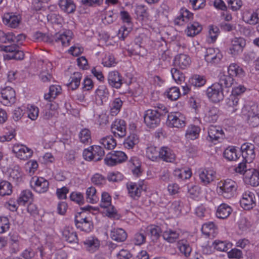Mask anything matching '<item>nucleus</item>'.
<instances>
[{"label":"nucleus","instance_id":"f257e3e1","mask_svg":"<svg viewBox=\"0 0 259 259\" xmlns=\"http://www.w3.org/2000/svg\"><path fill=\"white\" fill-rule=\"evenodd\" d=\"M167 112L168 110L164 105L158 104L157 108L148 109L145 112L144 122L148 127L155 128L160 124L161 118Z\"/></svg>","mask_w":259,"mask_h":259},{"label":"nucleus","instance_id":"f03ea898","mask_svg":"<svg viewBox=\"0 0 259 259\" xmlns=\"http://www.w3.org/2000/svg\"><path fill=\"white\" fill-rule=\"evenodd\" d=\"M237 188L238 185L235 181L227 179L218 183L217 192L224 198L230 199L235 195Z\"/></svg>","mask_w":259,"mask_h":259},{"label":"nucleus","instance_id":"7ed1b4c3","mask_svg":"<svg viewBox=\"0 0 259 259\" xmlns=\"http://www.w3.org/2000/svg\"><path fill=\"white\" fill-rule=\"evenodd\" d=\"M105 155L103 148L98 145L91 146L90 149H85L83 156L86 160L98 161L101 160Z\"/></svg>","mask_w":259,"mask_h":259},{"label":"nucleus","instance_id":"20e7f679","mask_svg":"<svg viewBox=\"0 0 259 259\" xmlns=\"http://www.w3.org/2000/svg\"><path fill=\"white\" fill-rule=\"evenodd\" d=\"M73 33L69 30H66L63 32H58L52 35L51 44L56 43L62 47H66L70 45V42L72 38Z\"/></svg>","mask_w":259,"mask_h":259},{"label":"nucleus","instance_id":"39448f33","mask_svg":"<svg viewBox=\"0 0 259 259\" xmlns=\"http://www.w3.org/2000/svg\"><path fill=\"white\" fill-rule=\"evenodd\" d=\"M30 184L32 189L38 193L46 192L49 187V182L42 177L35 176L32 178Z\"/></svg>","mask_w":259,"mask_h":259},{"label":"nucleus","instance_id":"423d86ee","mask_svg":"<svg viewBox=\"0 0 259 259\" xmlns=\"http://www.w3.org/2000/svg\"><path fill=\"white\" fill-rule=\"evenodd\" d=\"M185 123V118L180 112H171L167 116L166 124L169 127L181 128Z\"/></svg>","mask_w":259,"mask_h":259},{"label":"nucleus","instance_id":"0eeeda50","mask_svg":"<svg viewBox=\"0 0 259 259\" xmlns=\"http://www.w3.org/2000/svg\"><path fill=\"white\" fill-rule=\"evenodd\" d=\"M223 90L219 84L214 83L207 88L206 95L212 102L218 103L223 100L224 98Z\"/></svg>","mask_w":259,"mask_h":259},{"label":"nucleus","instance_id":"6e6552de","mask_svg":"<svg viewBox=\"0 0 259 259\" xmlns=\"http://www.w3.org/2000/svg\"><path fill=\"white\" fill-rule=\"evenodd\" d=\"M19 46L15 44L10 46H2L1 50L9 53L7 55L9 59L22 60L24 58V53L22 51L19 50Z\"/></svg>","mask_w":259,"mask_h":259},{"label":"nucleus","instance_id":"1a4fd4ad","mask_svg":"<svg viewBox=\"0 0 259 259\" xmlns=\"http://www.w3.org/2000/svg\"><path fill=\"white\" fill-rule=\"evenodd\" d=\"M240 205L244 209L249 210L256 205V198L254 194L249 191H245L240 201Z\"/></svg>","mask_w":259,"mask_h":259},{"label":"nucleus","instance_id":"9d476101","mask_svg":"<svg viewBox=\"0 0 259 259\" xmlns=\"http://www.w3.org/2000/svg\"><path fill=\"white\" fill-rule=\"evenodd\" d=\"M12 151L16 154V157L23 160H26L30 158L33 153L32 149L26 146L18 144L13 146Z\"/></svg>","mask_w":259,"mask_h":259},{"label":"nucleus","instance_id":"9b49d317","mask_svg":"<svg viewBox=\"0 0 259 259\" xmlns=\"http://www.w3.org/2000/svg\"><path fill=\"white\" fill-rule=\"evenodd\" d=\"M200 182L204 185H207L214 181L216 172L209 168H200L198 170Z\"/></svg>","mask_w":259,"mask_h":259},{"label":"nucleus","instance_id":"f8f14e48","mask_svg":"<svg viewBox=\"0 0 259 259\" xmlns=\"http://www.w3.org/2000/svg\"><path fill=\"white\" fill-rule=\"evenodd\" d=\"M223 58V55L218 49L207 48L205 54V60L212 64L219 63Z\"/></svg>","mask_w":259,"mask_h":259},{"label":"nucleus","instance_id":"ddd939ff","mask_svg":"<svg viewBox=\"0 0 259 259\" xmlns=\"http://www.w3.org/2000/svg\"><path fill=\"white\" fill-rule=\"evenodd\" d=\"M241 154L246 162H251L254 158L255 154L254 145L246 143L241 147Z\"/></svg>","mask_w":259,"mask_h":259},{"label":"nucleus","instance_id":"4468645a","mask_svg":"<svg viewBox=\"0 0 259 259\" xmlns=\"http://www.w3.org/2000/svg\"><path fill=\"white\" fill-rule=\"evenodd\" d=\"M62 234L63 238L69 243L78 244L79 239L73 228L65 227L62 230Z\"/></svg>","mask_w":259,"mask_h":259},{"label":"nucleus","instance_id":"2eb2a0df","mask_svg":"<svg viewBox=\"0 0 259 259\" xmlns=\"http://www.w3.org/2000/svg\"><path fill=\"white\" fill-rule=\"evenodd\" d=\"M111 131L115 137H123L126 135V123L124 120L116 119L111 125Z\"/></svg>","mask_w":259,"mask_h":259},{"label":"nucleus","instance_id":"dca6fc26","mask_svg":"<svg viewBox=\"0 0 259 259\" xmlns=\"http://www.w3.org/2000/svg\"><path fill=\"white\" fill-rule=\"evenodd\" d=\"M245 45L246 41L243 38L235 37L231 41L230 53L235 56L242 53Z\"/></svg>","mask_w":259,"mask_h":259},{"label":"nucleus","instance_id":"f3484780","mask_svg":"<svg viewBox=\"0 0 259 259\" xmlns=\"http://www.w3.org/2000/svg\"><path fill=\"white\" fill-rule=\"evenodd\" d=\"M74 221L75 225L77 229L85 233H90L94 228L92 221L89 218H78Z\"/></svg>","mask_w":259,"mask_h":259},{"label":"nucleus","instance_id":"a211bd4d","mask_svg":"<svg viewBox=\"0 0 259 259\" xmlns=\"http://www.w3.org/2000/svg\"><path fill=\"white\" fill-rule=\"evenodd\" d=\"M2 97L4 104H13L16 102V93L14 90L10 87H7L1 91Z\"/></svg>","mask_w":259,"mask_h":259},{"label":"nucleus","instance_id":"6ab92c4d","mask_svg":"<svg viewBox=\"0 0 259 259\" xmlns=\"http://www.w3.org/2000/svg\"><path fill=\"white\" fill-rule=\"evenodd\" d=\"M21 17L19 15H13L12 13L5 14L3 17V23L7 26L15 28L21 22Z\"/></svg>","mask_w":259,"mask_h":259},{"label":"nucleus","instance_id":"aec40b11","mask_svg":"<svg viewBox=\"0 0 259 259\" xmlns=\"http://www.w3.org/2000/svg\"><path fill=\"white\" fill-rule=\"evenodd\" d=\"M108 81L112 87L116 89H119L123 83L122 77L116 71L109 72L108 76Z\"/></svg>","mask_w":259,"mask_h":259},{"label":"nucleus","instance_id":"412c9836","mask_svg":"<svg viewBox=\"0 0 259 259\" xmlns=\"http://www.w3.org/2000/svg\"><path fill=\"white\" fill-rule=\"evenodd\" d=\"M191 59L189 56L184 54H180L177 55L174 60L175 66L179 67L181 69H185L189 66Z\"/></svg>","mask_w":259,"mask_h":259},{"label":"nucleus","instance_id":"4be33fe9","mask_svg":"<svg viewBox=\"0 0 259 259\" xmlns=\"http://www.w3.org/2000/svg\"><path fill=\"white\" fill-rule=\"evenodd\" d=\"M242 112L247 117L259 115V106L254 102H248L242 108Z\"/></svg>","mask_w":259,"mask_h":259},{"label":"nucleus","instance_id":"5701e85b","mask_svg":"<svg viewBox=\"0 0 259 259\" xmlns=\"http://www.w3.org/2000/svg\"><path fill=\"white\" fill-rule=\"evenodd\" d=\"M208 137L212 142L218 141L224 138V132L220 126L210 125L208 130Z\"/></svg>","mask_w":259,"mask_h":259},{"label":"nucleus","instance_id":"b1692460","mask_svg":"<svg viewBox=\"0 0 259 259\" xmlns=\"http://www.w3.org/2000/svg\"><path fill=\"white\" fill-rule=\"evenodd\" d=\"M245 181L250 185L256 187L259 185V172L254 169H249L245 173Z\"/></svg>","mask_w":259,"mask_h":259},{"label":"nucleus","instance_id":"393cba45","mask_svg":"<svg viewBox=\"0 0 259 259\" xmlns=\"http://www.w3.org/2000/svg\"><path fill=\"white\" fill-rule=\"evenodd\" d=\"M85 248L91 253L97 251L100 247V241L94 237H90L83 242Z\"/></svg>","mask_w":259,"mask_h":259},{"label":"nucleus","instance_id":"a878e982","mask_svg":"<svg viewBox=\"0 0 259 259\" xmlns=\"http://www.w3.org/2000/svg\"><path fill=\"white\" fill-rule=\"evenodd\" d=\"M131 170L133 176L136 178L141 177L143 174L141 162L137 157H133L131 158Z\"/></svg>","mask_w":259,"mask_h":259},{"label":"nucleus","instance_id":"bb28decb","mask_svg":"<svg viewBox=\"0 0 259 259\" xmlns=\"http://www.w3.org/2000/svg\"><path fill=\"white\" fill-rule=\"evenodd\" d=\"M160 158L167 162H172L175 159V154L169 148L164 146L160 149Z\"/></svg>","mask_w":259,"mask_h":259},{"label":"nucleus","instance_id":"cd10ccee","mask_svg":"<svg viewBox=\"0 0 259 259\" xmlns=\"http://www.w3.org/2000/svg\"><path fill=\"white\" fill-rule=\"evenodd\" d=\"M232 211V208L226 203H222L218 206L216 212L217 218L222 219L227 218Z\"/></svg>","mask_w":259,"mask_h":259},{"label":"nucleus","instance_id":"c85d7f7f","mask_svg":"<svg viewBox=\"0 0 259 259\" xmlns=\"http://www.w3.org/2000/svg\"><path fill=\"white\" fill-rule=\"evenodd\" d=\"M59 6L63 11L67 14L73 13L76 10V6L72 0H59Z\"/></svg>","mask_w":259,"mask_h":259},{"label":"nucleus","instance_id":"c756f323","mask_svg":"<svg viewBox=\"0 0 259 259\" xmlns=\"http://www.w3.org/2000/svg\"><path fill=\"white\" fill-rule=\"evenodd\" d=\"M217 228L213 222L203 224L201 228L202 233L207 237H215L218 233Z\"/></svg>","mask_w":259,"mask_h":259},{"label":"nucleus","instance_id":"7c9ffc66","mask_svg":"<svg viewBox=\"0 0 259 259\" xmlns=\"http://www.w3.org/2000/svg\"><path fill=\"white\" fill-rule=\"evenodd\" d=\"M126 232L121 228H114L110 232L111 238L117 242H123L127 238Z\"/></svg>","mask_w":259,"mask_h":259},{"label":"nucleus","instance_id":"2f4dec72","mask_svg":"<svg viewBox=\"0 0 259 259\" xmlns=\"http://www.w3.org/2000/svg\"><path fill=\"white\" fill-rule=\"evenodd\" d=\"M22 173L18 166H14L9 172V180L18 185L22 182Z\"/></svg>","mask_w":259,"mask_h":259},{"label":"nucleus","instance_id":"473e14b6","mask_svg":"<svg viewBox=\"0 0 259 259\" xmlns=\"http://www.w3.org/2000/svg\"><path fill=\"white\" fill-rule=\"evenodd\" d=\"M82 74L80 72H75L70 76L71 81L67 84V87L72 91L76 90L80 84Z\"/></svg>","mask_w":259,"mask_h":259},{"label":"nucleus","instance_id":"72a5a7b5","mask_svg":"<svg viewBox=\"0 0 259 259\" xmlns=\"http://www.w3.org/2000/svg\"><path fill=\"white\" fill-rule=\"evenodd\" d=\"M202 26L197 22L189 23L185 32L188 36H194L202 30Z\"/></svg>","mask_w":259,"mask_h":259},{"label":"nucleus","instance_id":"f704fd0d","mask_svg":"<svg viewBox=\"0 0 259 259\" xmlns=\"http://www.w3.org/2000/svg\"><path fill=\"white\" fill-rule=\"evenodd\" d=\"M218 109L212 107L205 113L203 120L207 123L215 122L218 118Z\"/></svg>","mask_w":259,"mask_h":259},{"label":"nucleus","instance_id":"c9c22d12","mask_svg":"<svg viewBox=\"0 0 259 259\" xmlns=\"http://www.w3.org/2000/svg\"><path fill=\"white\" fill-rule=\"evenodd\" d=\"M122 104V101L119 98H115L111 101L110 103V115L112 116L117 115L120 112Z\"/></svg>","mask_w":259,"mask_h":259},{"label":"nucleus","instance_id":"e433bc0d","mask_svg":"<svg viewBox=\"0 0 259 259\" xmlns=\"http://www.w3.org/2000/svg\"><path fill=\"white\" fill-rule=\"evenodd\" d=\"M200 130L198 126L191 125L188 127L185 136L188 140H194L199 137Z\"/></svg>","mask_w":259,"mask_h":259},{"label":"nucleus","instance_id":"4c0bfd02","mask_svg":"<svg viewBox=\"0 0 259 259\" xmlns=\"http://www.w3.org/2000/svg\"><path fill=\"white\" fill-rule=\"evenodd\" d=\"M228 73L232 77L235 76L238 77H242L245 75V72L242 68L237 64H231L228 68Z\"/></svg>","mask_w":259,"mask_h":259},{"label":"nucleus","instance_id":"58836bf2","mask_svg":"<svg viewBox=\"0 0 259 259\" xmlns=\"http://www.w3.org/2000/svg\"><path fill=\"white\" fill-rule=\"evenodd\" d=\"M143 185V181H140L138 184L135 183L131 184V197L134 199H138L141 196Z\"/></svg>","mask_w":259,"mask_h":259},{"label":"nucleus","instance_id":"ea45409f","mask_svg":"<svg viewBox=\"0 0 259 259\" xmlns=\"http://www.w3.org/2000/svg\"><path fill=\"white\" fill-rule=\"evenodd\" d=\"M219 82L215 83V84H219L222 89L223 87L225 88H229L231 87L233 82V77L230 75H226L223 73H221L219 74Z\"/></svg>","mask_w":259,"mask_h":259},{"label":"nucleus","instance_id":"a19ab883","mask_svg":"<svg viewBox=\"0 0 259 259\" xmlns=\"http://www.w3.org/2000/svg\"><path fill=\"white\" fill-rule=\"evenodd\" d=\"M135 13L137 18L140 20L147 19L149 16L148 8L144 5H137L135 9Z\"/></svg>","mask_w":259,"mask_h":259},{"label":"nucleus","instance_id":"79ce46f5","mask_svg":"<svg viewBox=\"0 0 259 259\" xmlns=\"http://www.w3.org/2000/svg\"><path fill=\"white\" fill-rule=\"evenodd\" d=\"M13 192V186L8 181L2 180L0 182V195L2 196H9Z\"/></svg>","mask_w":259,"mask_h":259},{"label":"nucleus","instance_id":"37998d69","mask_svg":"<svg viewBox=\"0 0 259 259\" xmlns=\"http://www.w3.org/2000/svg\"><path fill=\"white\" fill-rule=\"evenodd\" d=\"M32 196L33 194L30 190H23L17 199V203L19 205H25L26 203L32 199Z\"/></svg>","mask_w":259,"mask_h":259},{"label":"nucleus","instance_id":"c03bdc74","mask_svg":"<svg viewBox=\"0 0 259 259\" xmlns=\"http://www.w3.org/2000/svg\"><path fill=\"white\" fill-rule=\"evenodd\" d=\"M139 132L135 123L131 124V149L137 145L140 142Z\"/></svg>","mask_w":259,"mask_h":259},{"label":"nucleus","instance_id":"a18cd8bd","mask_svg":"<svg viewBox=\"0 0 259 259\" xmlns=\"http://www.w3.org/2000/svg\"><path fill=\"white\" fill-rule=\"evenodd\" d=\"M147 232L151 235V237L153 241H156L160 236L161 233L160 227L155 225H149L146 228Z\"/></svg>","mask_w":259,"mask_h":259},{"label":"nucleus","instance_id":"49530a36","mask_svg":"<svg viewBox=\"0 0 259 259\" xmlns=\"http://www.w3.org/2000/svg\"><path fill=\"white\" fill-rule=\"evenodd\" d=\"M226 104L231 112H236L239 108V98L238 97L231 95L227 99Z\"/></svg>","mask_w":259,"mask_h":259},{"label":"nucleus","instance_id":"de8ad7c7","mask_svg":"<svg viewBox=\"0 0 259 259\" xmlns=\"http://www.w3.org/2000/svg\"><path fill=\"white\" fill-rule=\"evenodd\" d=\"M100 143L105 148L108 150L114 149L117 145L116 140L112 136H108L102 138Z\"/></svg>","mask_w":259,"mask_h":259},{"label":"nucleus","instance_id":"09e8293b","mask_svg":"<svg viewBox=\"0 0 259 259\" xmlns=\"http://www.w3.org/2000/svg\"><path fill=\"white\" fill-rule=\"evenodd\" d=\"M212 245L218 251L226 252L231 247L232 244L226 241L216 240L212 243Z\"/></svg>","mask_w":259,"mask_h":259},{"label":"nucleus","instance_id":"8fccbe9b","mask_svg":"<svg viewBox=\"0 0 259 259\" xmlns=\"http://www.w3.org/2000/svg\"><path fill=\"white\" fill-rule=\"evenodd\" d=\"M96 189L94 187H90L86 191L87 201L91 203H96L99 201V197L96 194Z\"/></svg>","mask_w":259,"mask_h":259},{"label":"nucleus","instance_id":"3c124183","mask_svg":"<svg viewBox=\"0 0 259 259\" xmlns=\"http://www.w3.org/2000/svg\"><path fill=\"white\" fill-rule=\"evenodd\" d=\"M179 234L176 231L171 229H167L162 234L164 240L169 243H173L179 238Z\"/></svg>","mask_w":259,"mask_h":259},{"label":"nucleus","instance_id":"603ef678","mask_svg":"<svg viewBox=\"0 0 259 259\" xmlns=\"http://www.w3.org/2000/svg\"><path fill=\"white\" fill-rule=\"evenodd\" d=\"M146 156L152 161H155L160 158V150L153 146H150L147 148Z\"/></svg>","mask_w":259,"mask_h":259},{"label":"nucleus","instance_id":"864d4df0","mask_svg":"<svg viewBox=\"0 0 259 259\" xmlns=\"http://www.w3.org/2000/svg\"><path fill=\"white\" fill-rule=\"evenodd\" d=\"M32 38L34 40L37 42L43 41L48 43H51L52 35L44 33L40 31H36L32 35Z\"/></svg>","mask_w":259,"mask_h":259},{"label":"nucleus","instance_id":"5fc2aeb1","mask_svg":"<svg viewBox=\"0 0 259 259\" xmlns=\"http://www.w3.org/2000/svg\"><path fill=\"white\" fill-rule=\"evenodd\" d=\"M224 157L228 160H236L239 158L237 150L234 147H229L223 153Z\"/></svg>","mask_w":259,"mask_h":259},{"label":"nucleus","instance_id":"6e6d98bb","mask_svg":"<svg viewBox=\"0 0 259 259\" xmlns=\"http://www.w3.org/2000/svg\"><path fill=\"white\" fill-rule=\"evenodd\" d=\"M174 176L180 180H186L189 179L192 175L191 171L190 169H177L174 171Z\"/></svg>","mask_w":259,"mask_h":259},{"label":"nucleus","instance_id":"4d7b16f0","mask_svg":"<svg viewBox=\"0 0 259 259\" xmlns=\"http://www.w3.org/2000/svg\"><path fill=\"white\" fill-rule=\"evenodd\" d=\"M178 247L181 252L186 257L189 256L192 251L189 244L186 240H182L178 243Z\"/></svg>","mask_w":259,"mask_h":259},{"label":"nucleus","instance_id":"13d9d810","mask_svg":"<svg viewBox=\"0 0 259 259\" xmlns=\"http://www.w3.org/2000/svg\"><path fill=\"white\" fill-rule=\"evenodd\" d=\"M79 138L81 143L89 144L92 141L90 131L88 128L82 129L79 134Z\"/></svg>","mask_w":259,"mask_h":259},{"label":"nucleus","instance_id":"bf43d9fd","mask_svg":"<svg viewBox=\"0 0 259 259\" xmlns=\"http://www.w3.org/2000/svg\"><path fill=\"white\" fill-rule=\"evenodd\" d=\"M189 82L194 87H200L205 83L206 80L203 76L196 74L190 78Z\"/></svg>","mask_w":259,"mask_h":259},{"label":"nucleus","instance_id":"052dcab7","mask_svg":"<svg viewBox=\"0 0 259 259\" xmlns=\"http://www.w3.org/2000/svg\"><path fill=\"white\" fill-rule=\"evenodd\" d=\"M15 34L13 32L6 33L0 30V42L2 43L15 42Z\"/></svg>","mask_w":259,"mask_h":259},{"label":"nucleus","instance_id":"680f3d73","mask_svg":"<svg viewBox=\"0 0 259 259\" xmlns=\"http://www.w3.org/2000/svg\"><path fill=\"white\" fill-rule=\"evenodd\" d=\"M91 182L96 186H102L106 184V178L99 173H96L91 178Z\"/></svg>","mask_w":259,"mask_h":259},{"label":"nucleus","instance_id":"e2e57ef3","mask_svg":"<svg viewBox=\"0 0 259 259\" xmlns=\"http://www.w3.org/2000/svg\"><path fill=\"white\" fill-rule=\"evenodd\" d=\"M167 98L172 100H177L180 96V90L176 87L169 88L166 92Z\"/></svg>","mask_w":259,"mask_h":259},{"label":"nucleus","instance_id":"0e129e2a","mask_svg":"<svg viewBox=\"0 0 259 259\" xmlns=\"http://www.w3.org/2000/svg\"><path fill=\"white\" fill-rule=\"evenodd\" d=\"M10 223L7 217L0 216V233L3 234L10 229Z\"/></svg>","mask_w":259,"mask_h":259},{"label":"nucleus","instance_id":"69168bd1","mask_svg":"<svg viewBox=\"0 0 259 259\" xmlns=\"http://www.w3.org/2000/svg\"><path fill=\"white\" fill-rule=\"evenodd\" d=\"M96 94L103 100L108 97L109 92L105 85H99L98 88L96 90Z\"/></svg>","mask_w":259,"mask_h":259},{"label":"nucleus","instance_id":"338daca9","mask_svg":"<svg viewBox=\"0 0 259 259\" xmlns=\"http://www.w3.org/2000/svg\"><path fill=\"white\" fill-rule=\"evenodd\" d=\"M123 176L119 172H109L106 178L110 182H118L123 179Z\"/></svg>","mask_w":259,"mask_h":259},{"label":"nucleus","instance_id":"774afa93","mask_svg":"<svg viewBox=\"0 0 259 259\" xmlns=\"http://www.w3.org/2000/svg\"><path fill=\"white\" fill-rule=\"evenodd\" d=\"M28 117L32 120H35L39 114L38 107L34 105H30L28 107Z\"/></svg>","mask_w":259,"mask_h":259}]
</instances>
